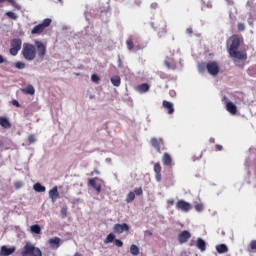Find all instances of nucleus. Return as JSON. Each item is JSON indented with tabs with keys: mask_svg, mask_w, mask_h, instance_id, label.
Segmentation results:
<instances>
[{
	"mask_svg": "<svg viewBox=\"0 0 256 256\" xmlns=\"http://www.w3.org/2000/svg\"><path fill=\"white\" fill-rule=\"evenodd\" d=\"M196 246L198 249H200V251H206L207 249V243L205 242V240H203L202 238H198L197 242H196Z\"/></svg>",
	"mask_w": 256,
	"mask_h": 256,
	"instance_id": "nucleus-23",
	"label": "nucleus"
},
{
	"mask_svg": "<svg viewBox=\"0 0 256 256\" xmlns=\"http://www.w3.org/2000/svg\"><path fill=\"white\" fill-rule=\"evenodd\" d=\"M5 61H7L3 55L0 54V65H3V63H5Z\"/></svg>",
	"mask_w": 256,
	"mask_h": 256,
	"instance_id": "nucleus-51",
	"label": "nucleus"
},
{
	"mask_svg": "<svg viewBox=\"0 0 256 256\" xmlns=\"http://www.w3.org/2000/svg\"><path fill=\"white\" fill-rule=\"evenodd\" d=\"M14 251H15V247H12V248H8L7 246H2L1 247V255L2 256L13 255Z\"/></svg>",
	"mask_w": 256,
	"mask_h": 256,
	"instance_id": "nucleus-21",
	"label": "nucleus"
},
{
	"mask_svg": "<svg viewBox=\"0 0 256 256\" xmlns=\"http://www.w3.org/2000/svg\"><path fill=\"white\" fill-rule=\"evenodd\" d=\"M250 249L251 251H256V240L250 242Z\"/></svg>",
	"mask_w": 256,
	"mask_h": 256,
	"instance_id": "nucleus-42",
	"label": "nucleus"
},
{
	"mask_svg": "<svg viewBox=\"0 0 256 256\" xmlns=\"http://www.w3.org/2000/svg\"><path fill=\"white\" fill-rule=\"evenodd\" d=\"M97 181H99V178L95 177L92 179H89L88 181V185L89 187H92L93 189H95V191H97V193H101V184L97 183Z\"/></svg>",
	"mask_w": 256,
	"mask_h": 256,
	"instance_id": "nucleus-13",
	"label": "nucleus"
},
{
	"mask_svg": "<svg viewBox=\"0 0 256 256\" xmlns=\"http://www.w3.org/2000/svg\"><path fill=\"white\" fill-rule=\"evenodd\" d=\"M118 67L119 69H123V62L121 61V58L118 59Z\"/></svg>",
	"mask_w": 256,
	"mask_h": 256,
	"instance_id": "nucleus-52",
	"label": "nucleus"
},
{
	"mask_svg": "<svg viewBox=\"0 0 256 256\" xmlns=\"http://www.w3.org/2000/svg\"><path fill=\"white\" fill-rule=\"evenodd\" d=\"M162 163L165 167H173V158L171 157V154L164 153L162 156Z\"/></svg>",
	"mask_w": 256,
	"mask_h": 256,
	"instance_id": "nucleus-14",
	"label": "nucleus"
},
{
	"mask_svg": "<svg viewBox=\"0 0 256 256\" xmlns=\"http://www.w3.org/2000/svg\"><path fill=\"white\" fill-rule=\"evenodd\" d=\"M22 256H43L41 249L35 247L31 242H27L24 246V250L21 252Z\"/></svg>",
	"mask_w": 256,
	"mask_h": 256,
	"instance_id": "nucleus-3",
	"label": "nucleus"
},
{
	"mask_svg": "<svg viewBox=\"0 0 256 256\" xmlns=\"http://www.w3.org/2000/svg\"><path fill=\"white\" fill-rule=\"evenodd\" d=\"M74 256H83L81 253H79V252H76L75 254H74Z\"/></svg>",
	"mask_w": 256,
	"mask_h": 256,
	"instance_id": "nucleus-56",
	"label": "nucleus"
},
{
	"mask_svg": "<svg viewBox=\"0 0 256 256\" xmlns=\"http://www.w3.org/2000/svg\"><path fill=\"white\" fill-rule=\"evenodd\" d=\"M126 201L128 203H133V201H135V192H129V194L127 195Z\"/></svg>",
	"mask_w": 256,
	"mask_h": 256,
	"instance_id": "nucleus-34",
	"label": "nucleus"
},
{
	"mask_svg": "<svg viewBox=\"0 0 256 256\" xmlns=\"http://www.w3.org/2000/svg\"><path fill=\"white\" fill-rule=\"evenodd\" d=\"M35 141H37V139L35 138V135L34 134H30L28 136V142L30 145H33V143H35Z\"/></svg>",
	"mask_w": 256,
	"mask_h": 256,
	"instance_id": "nucleus-37",
	"label": "nucleus"
},
{
	"mask_svg": "<svg viewBox=\"0 0 256 256\" xmlns=\"http://www.w3.org/2000/svg\"><path fill=\"white\" fill-rule=\"evenodd\" d=\"M0 125L3 127V129H11V122L7 117L0 116Z\"/></svg>",
	"mask_w": 256,
	"mask_h": 256,
	"instance_id": "nucleus-19",
	"label": "nucleus"
},
{
	"mask_svg": "<svg viewBox=\"0 0 256 256\" xmlns=\"http://www.w3.org/2000/svg\"><path fill=\"white\" fill-rule=\"evenodd\" d=\"M186 33H187L188 35H192V34H193V29H192V28H187V29H186Z\"/></svg>",
	"mask_w": 256,
	"mask_h": 256,
	"instance_id": "nucleus-54",
	"label": "nucleus"
},
{
	"mask_svg": "<svg viewBox=\"0 0 256 256\" xmlns=\"http://www.w3.org/2000/svg\"><path fill=\"white\" fill-rule=\"evenodd\" d=\"M23 45V41L19 38L12 39L10 41V50L9 53L13 57H15L19 51H21V46Z\"/></svg>",
	"mask_w": 256,
	"mask_h": 256,
	"instance_id": "nucleus-4",
	"label": "nucleus"
},
{
	"mask_svg": "<svg viewBox=\"0 0 256 256\" xmlns=\"http://www.w3.org/2000/svg\"><path fill=\"white\" fill-rule=\"evenodd\" d=\"M35 45L38 57H40V59H44L45 55H47V46H45L41 41H36Z\"/></svg>",
	"mask_w": 256,
	"mask_h": 256,
	"instance_id": "nucleus-6",
	"label": "nucleus"
},
{
	"mask_svg": "<svg viewBox=\"0 0 256 256\" xmlns=\"http://www.w3.org/2000/svg\"><path fill=\"white\" fill-rule=\"evenodd\" d=\"M165 34H167V25L162 22V30L158 31L159 37H163Z\"/></svg>",
	"mask_w": 256,
	"mask_h": 256,
	"instance_id": "nucleus-31",
	"label": "nucleus"
},
{
	"mask_svg": "<svg viewBox=\"0 0 256 256\" xmlns=\"http://www.w3.org/2000/svg\"><path fill=\"white\" fill-rule=\"evenodd\" d=\"M12 105H14V107H21V104H19L17 100H12Z\"/></svg>",
	"mask_w": 256,
	"mask_h": 256,
	"instance_id": "nucleus-46",
	"label": "nucleus"
},
{
	"mask_svg": "<svg viewBox=\"0 0 256 256\" xmlns=\"http://www.w3.org/2000/svg\"><path fill=\"white\" fill-rule=\"evenodd\" d=\"M91 80L93 83H98L100 81V78L97 76V74H92Z\"/></svg>",
	"mask_w": 256,
	"mask_h": 256,
	"instance_id": "nucleus-41",
	"label": "nucleus"
},
{
	"mask_svg": "<svg viewBox=\"0 0 256 256\" xmlns=\"http://www.w3.org/2000/svg\"><path fill=\"white\" fill-rule=\"evenodd\" d=\"M223 101L226 103V111L231 115H237V106L233 104V102L229 101L225 96L223 97Z\"/></svg>",
	"mask_w": 256,
	"mask_h": 256,
	"instance_id": "nucleus-8",
	"label": "nucleus"
},
{
	"mask_svg": "<svg viewBox=\"0 0 256 256\" xmlns=\"http://www.w3.org/2000/svg\"><path fill=\"white\" fill-rule=\"evenodd\" d=\"M134 195L141 196L143 195V188H135Z\"/></svg>",
	"mask_w": 256,
	"mask_h": 256,
	"instance_id": "nucleus-39",
	"label": "nucleus"
},
{
	"mask_svg": "<svg viewBox=\"0 0 256 256\" xmlns=\"http://www.w3.org/2000/svg\"><path fill=\"white\" fill-rule=\"evenodd\" d=\"M5 1L10 3V5H12V7H14L15 9H21V6L15 0H0V3H5Z\"/></svg>",
	"mask_w": 256,
	"mask_h": 256,
	"instance_id": "nucleus-29",
	"label": "nucleus"
},
{
	"mask_svg": "<svg viewBox=\"0 0 256 256\" xmlns=\"http://www.w3.org/2000/svg\"><path fill=\"white\" fill-rule=\"evenodd\" d=\"M176 209H178V211H184V213H187L188 211H191V204L185 200H178L176 203Z\"/></svg>",
	"mask_w": 256,
	"mask_h": 256,
	"instance_id": "nucleus-7",
	"label": "nucleus"
},
{
	"mask_svg": "<svg viewBox=\"0 0 256 256\" xmlns=\"http://www.w3.org/2000/svg\"><path fill=\"white\" fill-rule=\"evenodd\" d=\"M206 69L209 73V75H212L213 77L219 75V63H217L216 61H209L206 64Z\"/></svg>",
	"mask_w": 256,
	"mask_h": 256,
	"instance_id": "nucleus-5",
	"label": "nucleus"
},
{
	"mask_svg": "<svg viewBox=\"0 0 256 256\" xmlns=\"http://www.w3.org/2000/svg\"><path fill=\"white\" fill-rule=\"evenodd\" d=\"M22 55L26 61H33L37 57V48L30 43H24Z\"/></svg>",
	"mask_w": 256,
	"mask_h": 256,
	"instance_id": "nucleus-2",
	"label": "nucleus"
},
{
	"mask_svg": "<svg viewBox=\"0 0 256 256\" xmlns=\"http://www.w3.org/2000/svg\"><path fill=\"white\" fill-rule=\"evenodd\" d=\"M52 20L50 18H46L43 20V22L40 24L44 29H47L49 25H51Z\"/></svg>",
	"mask_w": 256,
	"mask_h": 256,
	"instance_id": "nucleus-33",
	"label": "nucleus"
},
{
	"mask_svg": "<svg viewBox=\"0 0 256 256\" xmlns=\"http://www.w3.org/2000/svg\"><path fill=\"white\" fill-rule=\"evenodd\" d=\"M162 107H164V109H167L168 115H173V113H175V108L173 107V103L167 100H164L162 102Z\"/></svg>",
	"mask_w": 256,
	"mask_h": 256,
	"instance_id": "nucleus-16",
	"label": "nucleus"
},
{
	"mask_svg": "<svg viewBox=\"0 0 256 256\" xmlns=\"http://www.w3.org/2000/svg\"><path fill=\"white\" fill-rule=\"evenodd\" d=\"M200 67H205V64L200 65Z\"/></svg>",
	"mask_w": 256,
	"mask_h": 256,
	"instance_id": "nucleus-59",
	"label": "nucleus"
},
{
	"mask_svg": "<svg viewBox=\"0 0 256 256\" xmlns=\"http://www.w3.org/2000/svg\"><path fill=\"white\" fill-rule=\"evenodd\" d=\"M60 3H61V1H63V0H58Z\"/></svg>",
	"mask_w": 256,
	"mask_h": 256,
	"instance_id": "nucleus-60",
	"label": "nucleus"
},
{
	"mask_svg": "<svg viewBox=\"0 0 256 256\" xmlns=\"http://www.w3.org/2000/svg\"><path fill=\"white\" fill-rule=\"evenodd\" d=\"M115 241V234L110 233L107 235L106 239L104 240V243H113Z\"/></svg>",
	"mask_w": 256,
	"mask_h": 256,
	"instance_id": "nucleus-32",
	"label": "nucleus"
},
{
	"mask_svg": "<svg viewBox=\"0 0 256 256\" xmlns=\"http://www.w3.org/2000/svg\"><path fill=\"white\" fill-rule=\"evenodd\" d=\"M238 31H245V24L239 23L238 24Z\"/></svg>",
	"mask_w": 256,
	"mask_h": 256,
	"instance_id": "nucleus-45",
	"label": "nucleus"
},
{
	"mask_svg": "<svg viewBox=\"0 0 256 256\" xmlns=\"http://www.w3.org/2000/svg\"><path fill=\"white\" fill-rule=\"evenodd\" d=\"M22 93H25V95H35V88L33 85H28L26 88L22 89Z\"/></svg>",
	"mask_w": 256,
	"mask_h": 256,
	"instance_id": "nucleus-24",
	"label": "nucleus"
},
{
	"mask_svg": "<svg viewBox=\"0 0 256 256\" xmlns=\"http://www.w3.org/2000/svg\"><path fill=\"white\" fill-rule=\"evenodd\" d=\"M154 172H155V177L156 181L161 182V163L157 162L154 164Z\"/></svg>",
	"mask_w": 256,
	"mask_h": 256,
	"instance_id": "nucleus-17",
	"label": "nucleus"
},
{
	"mask_svg": "<svg viewBox=\"0 0 256 256\" xmlns=\"http://www.w3.org/2000/svg\"><path fill=\"white\" fill-rule=\"evenodd\" d=\"M33 188L37 193H45V186L41 185V183L34 184Z\"/></svg>",
	"mask_w": 256,
	"mask_h": 256,
	"instance_id": "nucleus-26",
	"label": "nucleus"
},
{
	"mask_svg": "<svg viewBox=\"0 0 256 256\" xmlns=\"http://www.w3.org/2000/svg\"><path fill=\"white\" fill-rule=\"evenodd\" d=\"M150 144L152 145V147H154V149H156L157 153H161V148L163 147V145H165L162 138H151Z\"/></svg>",
	"mask_w": 256,
	"mask_h": 256,
	"instance_id": "nucleus-9",
	"label": "nucleus"
},
{
	"mask_svg": "<svg viewBox=\"0 0 256 256\" xmlns=\"http://www.w3.org/2000/svg\"><path fill=\"white\" fill-rule=\"evenodd\" d=\"M0 256H3V255L1 254V251H0Z\"/></svg>",
	"mask_w": 256,
	"mask_h": 256,
	"instance_id": "nucleus-61",
	"label": "nucleus"
},
{
	"mask_svg": "<svg viewBox=\"0 0 256 256\" xmlns=\"http://www.w3.org/2000/svg\"><path fill=\"white\" fill-rule=\"evenodd\" d=\"M14 187H15V189H21L23 187V183L22 182H16L14 184Z\"/></svg>",
	"mask_w": 256,
	"mask_h": 256,
	"instance_id": "nucleus-44",
	"label": "nucleus"
},
{
	"mask_svg": "<svg viewBox=\"0 0 256 256\" xmlns=\"http://www.w3.org/2000/svg\"><path fill=\"white\" fill-rule=\"evenodd\" d=\"M43 31H45V28L41 24H38L33 27V29L31 30V34L32 35H41V33H43Z\"/></svg>",
	"mask_w": 256,
	"mask_h": 256,
	"instance_id": "nucleus-22",
	"label": "nucleus"
},
{
	"mask_svg": "<svg viewBox=\"0 0 256 256\" xmlns=\"http://www.w3.org/2000/svg\"><path fill=\"white\" fill-rule=\"evenodd\" d=\"M14 67H15L16 69H25L26 64H25V62L18 61V62H16V63L14 64Z\"/></svg>",
	"mask_w": 256,
	"mask_h": 256,
	"instance_id": "nucleus-35",
	"label": "nucleus"
},
{
	"mask_svg": "<svg viewBox=\"0 0 256 256\" xmlns=\"http://www.w3.org/2000/svg\"><path fill=\"white\" fill-rule=\"evenodd\" d=\"M7 17H9V19H13L14 21L17 20V16L15 14V12L12 11H8L6 12Z\"/></svg>",
	"mask_w": 256,
	"mask_h": 256,
	"instance_id": "nucleus-36",
	"label": "nucleus"
},
{
	"mask_svg": "<svg viewBox=\"0 0 256 256\" xmlns=\"http://www.w3.org/2000/svg\"><path fill=\"white\" fill-rule=\"evenodd\" d=\"M60 213L62 219H65V217H67V206L62 207Z\"/></svg>",
	"mask_w": 256,
	"mask_h": 256,
	"instance_id": "nucleus-38",
	"label": "nucleus"
},
{
	"mask_svg": "<svg viewBox=\"0 0 256 256\" xmlns=\"http://www.w3.org/2000/svg\"><path fill=\"white\" fill-rule=\"evenodd\" d=\"M149 89H151V86L147 83H142L136 87V91H138V93H147Z\"/></svg>",
	"mask_w": 256,
	"mask_h": 256,
	"instance_id": "nucleus-20",
	"label": "nucleus"
},
{
	"mask_svg": "<svg viewBox=\"0 0 256 256\" xmlns=\"http://www.w3.org/2000/svg\"><path fill=\"white\" fill-rule=\"evenodd\" d=\"M0 147H3V142H0Z\"/></svg>",
	"mask_w": 256,
	"mask_h": 256,
	"instance_id": "nucleus-58",
	"label": "nucleus"
},
{
	"mask_svg": "<svg viewBox=\"0 0 256 256\" xmlns=\"http://www.w3.org/2000/svg\"><path fill=\"white\" fill-rule=\"evenodd\" d=\"M164 65H165V67H167V69H171V62L165 61Z\"/></svg>",
	"mask_w": 256,
	"mask_h": 256,
	"instance_id": "nucleus-53",
	"label": "nucleus"
},
{
	"mask_svg": "<svg viewBox=\"0 0 256 256\" xmlns=\"http://www.w3.org/2000/svg\"><path fill=\"white\" fill-rule=\"evenodd\" d=\"M215 151H223V146H221V144H217L215 146Z\"/></svg>",
	"mask_w": 256,
	"mask_h": 256,
	"instance_id": "nucleus-47",
	"label": "nucleus"
},
{
	"mask_svg": "<svg viewBox=\"0 0 256 256\" xmlns=\"http://www.w3.org/2000/svg\"><path fill=\"white\" fill-rule=\"evenodd\" d=\"M130 227L127 225V223H122V224H115L113 227L114 233L117 235H121V233H125V231H129Z\"/></svg>",
	"mask_w": 256,
	"mask_h": 256,
	"instance_id": "nucleus-10",
	"label": "nucleus"
},
{
	"mask_svg": "<svg viewBox=\"0 0 256 256\" xmlns=\"http://www.w3.org/2000/svg\"><path fill=\"white\" fill-rule=\"evenodd\" d=\"M126 45H127V49H128L129 51H133V49H136V51H139V50L143 49V46H141V45H139V44L135 46V44L133 43V36H130V37L127 39Z\"/></svg>",
	"mask_w": 256,
	"mask_h": 256,
	"instance_id": "nucleus-12",
	"label": "nucleus"
},
{
	"mask_svg": "<svg viewBox=\"0 0 256 256\" xmlns=\"http://www.w3.org/2000/svg\"><path fill=\"white\" fill-rule=\"evenodd\" d=\"M167 205H170V206L175 205V200H173V199L167 200Z\"/></svg>",
	"mask_w": 256,
	"mask_h": 256,
	"instance_id": "nucleus-49",
	"label": "nucleus"
},
{
	"mask_svg": "<svg viewBox=\"0 0 256 256\" xmlns=\"http://www.w3.org/2000/svg\"><path fill=\"white\" fill-rule=\"evenodd\" d=\"M110 81L114 87H119L121 85V77L119 76H113Z\"/></svg>",
	"mask_w": 256,
	"mask_h": 256,
	"instance_id": "nucleus-25",
	"label": "nucleus"
},
{
	"mask_svg": "<svg viewBox=\"0 0 256 256\" xmlns=\"http://www.w3.org/2000/svg\"><path fill=\"white\" fill-rule=\"evenodd\" d=\"M145 235H147L148 237H152L153 236V232L151 230H146Z\"/></svg>",
	"mask_w": 256,
	"mask_h": 256,
	"instance_id": "nucleus-50",
	"label": "nucleus"
},
{
	"mask_svg": "<svg viewBox=\"0 0 256 256\" xmlns=\"http://www.w3.org/2000/svg\"><path fill=\"white\" fill-rule=\"evenodd\" d=\"M130 253L131 255H139V247H137V245L135 244H132L131 247H130Z\"/></svg>",
	"mask_w": 256,
	"mask_h": 256,
	"instance_id": "nucleus-30",
	"label": "nucleus"
},
{
	"mask_svg": "<svg viewBox=\"0 0 256 256\" xmlns=\"http://www.w3.org/2000/svg\"><path fill=\"white\" fill-rule=\"evenodd\" d=\"M159 7V4L157 2H153L151 4V9H157Z\"/></svg>",
	"mask_w": 256,
	"mask_h": 256,
	"instance_id": "nucleus-48",
	"label": "nucleus"
},
{
	"mask_svg": "<svg viewBox=\"0 0 256 256\" xmlns=\"http://www.w3.org/2000/svg\"><path fill=\"white\" fill-rule=\"evenodd\" d=\"M194 208H195L199 213H201V211H203V209H204L205 207L203 206V204H196V205L194 206Z\"/></svg>",
	"mask_w": 256,
	"mask_h": 256,
	"instance_id": "nucleus-40",
	"label": "nucleus"
},
{
	"mask_svg": "<svg viewBox=\"0 0 256 256\" xmlns=\"http://www.w3.org/2000/svg\"><path fill=\"white\" fill-rule=\"evenodd\" d=\"M241 45V39L239 36H232V43L229 48V55L233 59H238L239 61H245L247 60V52L238 51Z\"/></svg>",
	"mask_w": 256,
	"mask_h": 256,
	"instance_id": "nucleus-1",
	"label": "nucleus"
},
{
	"mask_svg": "<svg viewBox=\"0 0 256 256\" xmlns=\"http://www.w3.org/2000/svg\"><path fill=\"white\" fill-rule=\"evenodd\" d=\"M209 143H215V138H210Z\"/></svg>",
	"mask_w": 256,
	"mask_h": 256,
	"instance_id": "nucleus-55",
	"label": "nucleus"
},
{
	"mask_svg": "<svg viewBox=\"0 0 256 256\" xmlns=\"http://www.w3.org/2000/svg\"><path fill=\"white\" fill-rule=\"evenodd\" d=\"M191 239V232L188 230H183L178 235V241L180 245H183V243H187Z\"/></svg>",
	"mask_w": 256,
	"mask_h": 256,
	"instance_id": "nucleus-11",
	"label": "nucleus"
},
{
	"mask_svg": "<svg viewBox=\"0 0 256 256\" xmlns=\"http://www.w3.org/2000/svg\"><path fill=\"white\" fill-rule=\"evenodd\" d=\"M49 197L52 199V201H57L59 199V190L57 186H54L50 191H49Z\"/></svg>",
	"mask_w": 256,
	"mask_h": 256,
	"instance_id": "nucleus-18",
	"label": "nucleus"
},
{
	"mask_svg": "<svg viewBox=\"0 0 256 256\" xmlns=\"http://www.w3.org/2000/svg\"><path fill=\"white\" fill-rule=\"evenodd\" d=\"M51 249H59L61 247V238L54 237L48 240Z\"/></svg>",
	"mask_w": 256,
	"mask_h": 256,
	"instance_id": "nucleus-15",
	"label": "nucleus"
},
{
	"mask_svg": "<svg viewBox=\"0 0 256 256\" xmlns=\"http://www.w3.org/2000/svg\"><path fill=\"white\" fill-rule=\"evenodd\" d=\"M94 173H96V175H99V170H94Z\"/></svg>",
	"mask_w": 256,
	"mask_h": 256,
	"instance_id": "nucleus-57",
	"label": "nucleus"
},
{
	"mask_svg": "<svg viewBox=\"0 0 256 256\" xmlns=\"http://www.w3.org/2000/svg\"><path fill=\"white\" fill-rule=\"evenodd\" d=\"M216 250L218 253H227V251H229V248H227V245L225 244H220L216 246Z\"/></svg>",
	"mask_w": 256,
	"mask_h": 256,
	"instance_id": "nucleus-28",
	"label": "nucleus"
},
{
	"mask_svg": "<svg viewBox=\"0 0 256 256\" xmlns=\"http://www.w3.org/2000/svg\"><path fill=\"white\" fill-rule=\"evenodd\" d=\"M114 244L116 245V247H123V241L119 239H115Z\"/></svg>",
	"mask_w": 256,
	"mask_h": 256,
	"instance_id": "nucleus-43",
	"label": "nucleus"
},
{
	"mask_svg": "<svg viewBox=\"0 0 256 256\" xmlns=\"http://www.w3.org/2000/svg\"><path fill=\"white\" fill-rule=\"evenodd\" d=\"M30 231H31V233H35L36 235H40L41 234V226H39L38 224H34L30 227Z\"/></svg>",
	"mask_w": 256,
	"mask_h": 256,
	"instance_id": "nucleus-27",
	"label": "nucleus"
}]
</instances>
